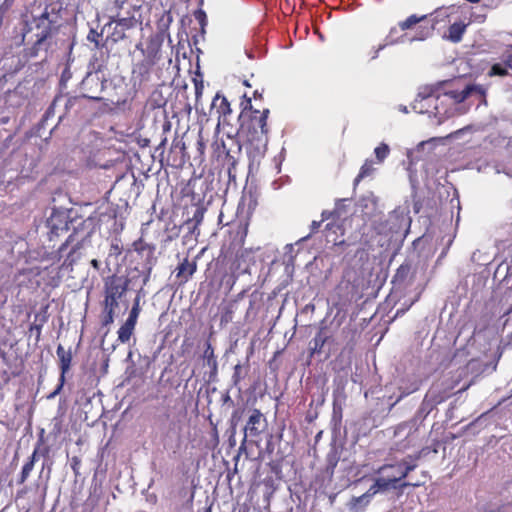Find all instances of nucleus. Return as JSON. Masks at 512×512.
<instances>
[{
  "mask_svg": "<svg viewBox=\"0 0 512 512\" xmlns=\"http://www.w3.org/2000/svg\"><path fill=\"white\" fill-rule=\"evenodd\" d=\"M73 221H75V219L70 218L67 210L53 209L51 215L46 221L49 240L52 241L64 232L69 231L72 227Z\"/></svg>",
  "mask_w": 512,
  "mask_h": 512,
  "instance_id": "nucleus-10",
  "label": "nucleus"
},
{
  "mask_svg": "<svg viewBox=\"0 0 512 512\" xmlns=\"http://www.w3.org/2000/svg\"><path fill=\"white\" fill-rule=\"evenodd\" d=\"M61 100V98H54L51 105L48 107L43 116V121H47L48 119L53 117L56 112H59V108L61 107Z\"/></svg>",
  "mask_w": 512,
  "mask_h": 512,
  "instance_id": "nucleus-40",
  "label": "nucleus"
},
{
  "mask_svg": "<svg viewBox=\"0 0 512 512\" xmlns=\"http://www.w3.org/2000/svg\"><path fill=\"white\" fill-rule=\"evenodd\" d=\"M491 75L505 76L509 74L508 63H496L491 67Z\"/></svg>",
  "mask_w": 512,
  "mask_h": 512,
  "instance_id": "nucleus-45",
  "label": "nucleus"
},
{
  "mask_svg": "<svg viewBox=\"0 0 512 512\" xmlns=\"http://www.w3.org/2000/svg\"><path fill=\"white\" fill-rule=\"evenodd\" d=\"M401 468L403 465L401 462H397L396 464H384L377 470L378 474H385L388 470H393L392 474H389L392 479H396V483L400 482L405 477H401Z\"/></svg>",
  "mask_w": 512,
  "mask_h": 512,
  "instance_id": "nucleus-31",
  "label": "nucleus"
},
{
  "mask_svg": "<svg viewBox=\"0 0 512 512\" xmlns=\"http://www.w3.org/2000/svg\"><path fill=\"white\" fill-rule=\"evenodd\" d=\"M140 252L145 257L143 264V285H146L150 280L152 269L157 262V258L154 255L155 247L151 245H145L141 248Z\"/></svg>",
  "mask_w": 512,
  "mask_h": 512,
  "instance_id": "nucleus-16",
  "label": "nucleus"
},
{
  "mask_svg": "<svg viewBox=\"0 0 512 512\" xmlns=\"http://www.w3.org/2000/svg\"><path fill=\"white\" fill-rule=\"evenodd\" d=\"M322 221H313L311 223V233H315L321 226Z\"/></svg>",
  "mask_w": 512,
  "mask_h": 512,
  "instance_id": "nucleus-59",
  "label": "nucleus"
},
{
  "mask_svg": "<svg viewBox=\"0 0 512 512\" xmlns=\"http://www.w3.org/2000/svg\"><path fill=\"white\" fill-rule=\"evenodd\" d=\"M342 447L337 446L335 443L331 444L330 450L326 455V473L333 476L335 468L341 458Z\"/></svg>",
  "mask_w": 512,
  "mask_h": 512,
  "instance_id": "nucleus-23",
  "label": "nucleus"
},
{
  "mask_svg": "<svg viewBox=\"0 0 512 512\" xmlns=\"http://www.w3.org/2000/svg\"><path fill=\"white\" fill-rule=\"evenodd\" d=\"M143 284L142 286L140 287V289L137 291V294H136V297H139V301L141 300L142 297H145V291H144V288H143Z\"/></svg>",
  "mask_w": 512,
  "mask_h": 512,
  "instance_id": "nucleus-62",
  "label": "nucleus"
},
{
  "mask_svg": "<svg viewBox=\"0 0 512 512\" xmlns=\"http://www.w3.org/2000/svg\"><path fill=\"white\" fill-rule=\"evenodd\" d=\"M73 230L66 241L59 247L58 254L62 257L63 252L71 247L63 261L62 267L71 269L82 256V251L91 245V237L94 232L93 223L89 219H75L72 222Z\"/></svg>",
  "mask_w": 512,
  "mask_h": 512,
  "instance_id": "nucleus-5",
  "label": "nucleus"
},
{
  "mask_svg": "<svg viewBox=\"0 0 512 512\" xmlns=\"http://www.w3.org/2000/svg\"><path fill=\"white\" fill-rule=\"evenodd\" d=\"M126 362H129L131 363L132 365L134 364V361H133V352L132 351H129L127 357H126Z\"/></svg>",
  "mask_w": 512,
  "mask_h": 512,
  "instance_id": "nucleus-64",
  "label": "nucleus"
},
{
  "mask_svg": "<svg viewBox=\"0 0 512 512\" xmlns=\"http://www.w3.org/2000/svg\"><path fill=\"white\" fill-rule=\"evenodd\" d=\"M211 112L215 113L219 120L222 116L230 114L231 108L227 98L217 93L211 104Z\"/></svg>",
  "mask_w": 512,
  "mask_h": 512,
  "instance_id": "nucleus-25",
  "label": "nucleus"
},
{
  "mask_svg": "<svg viewBox=\"0 0 512 512\" xmlns=\"http://www.w3.org/2000/svg\"><path fill=\"white\" fill-rule=\"evenodd\" d=\"M486 416H487L486 413L481 414L478 418H476L473 422L469 423L466 426V430H469L472 426H475V425H482L484 423V421L486 420Z\"/></svg>",
  "mask_w": 512,
  "mask_h": 512,
  "instance_id": "nucleus-52",
  "label": "nucleus"
},
{
  "mask_svg": "<svg viewBox=\"0 0 512 512\" xmlns=\"http://www.w3.org/2000/svg\"><path fill=\"white\" fill-rule=\"evenodd\" d=\"M403 42L404 35L400 36L398 39H391V36H386L383 44H379L377 47L372 48L371 60L377 59L379 56V52L385 49L387 46H392Z\"/></svg>",
  "mask_w": 512,
  "mask_h": 512,
  "instance_id": "nucleus-32",
  "label": "nucleus"
},
{
  "mask_svg": "<svg viewBox=\"0 0 512 512\" xmlns=\"http://www.w3.org/2000/svg\"><path fill=\"white\" fill-rule=\"evenodd\" d=\"M433 30H434L433 26H431L429 28L420 26L417 30L416 35L413 38H411L410 41L411 42L423 41V40L427 39L432 34Z\"/></svg>",
  "mask_w": 512,
  "mask_h": 512,
  "instance_id": "nucleus-42",
  "label": "nucleus"
},
{
  "mask_svg": "<svg viewBox=\"0 0 512 512\" xmlns=\"http://www.w3.org/2000/svg\"><path fill=\"white\" fill-rule=\"evenodd\" d=\"M249 106L251 112L248 118L244 113L241 114L240 133L253 146L258 154H264L268 145V126L267 119L269 109L252 110L251 100L248 99L245 109Z\"/></svg>",
  "mask_w": 512,
  "mask_h": 512,
  "instance_id": "nucleus-4",
  "label": "nucleus"
},
{
  "mask_svg": "<svg viewBox=\"0 0 512 512\" xmlns=\"http://www.w3.org/2000/svg\"><path fill=\"white\" fill-rule=\"evenodd\" d=\"M230 141L236 147L235 151H233L231 148H227L224 141H221L220 143L215 142L214 146L215 152L218 153V157H220L222 153L224 154L223 165L227 166L228 174L229 176H232V171L235 169L238 162L234 154H239L241 152V146L234 139H230Z\"/></svg>",
  "mask_w": 512,
  "mask_h": 512,
  "instance_id": "nucleus-14",
  "label": "nucleus"
},
{
  "mask_svg": "<svg viewBox=\"0 0 512 512\" xmlns=\"http://www.w3.org/2000/svg\"><path fill=\"white\" fill-rule=\"evenodd\" d=\"M41 329H42V323L40 324H33L30 326V331L31 332H36V336H37V339L40 337V334H41Z\"/></svg>",
  "mask_w": 512,
  "mask_h": 512,
  "instance_id": "nucleus-57",
  "label": "nucleus"
},
{
  "mask_svg": "<svg viewBox=\"0 0 512 512\" xmlns=\"http://www.w3.org/2000/svg\"><path fill=\"white\" fill-rule=\"evenodd\" d=\"M428 18V15L417 16L416 14H412L407 17L404 21L399 22V28L401 30H408L412 28L414 25L424 21Z\"/></svg>",
  "mask_w": 512,
  "mask_h": 512,
  "instance_id": "nucleus-34",
  "label": "nucleus"
},
{
  "mask_svg": "<svg viewBox=\"0 0 512 512\" xmlns=\"http://www.w3.org/2000/svg\"><path fill=\"white\" fill-rule=\"evenodd\" d=\"M449 397V392L441 384H433L427 391L419 409L414 417L406 422H402L395 427L394 436L400 437L405 434L409 437L416 432L428 415L433 412L439 404Z\"/></svg>",
  "mask_w": 512,
  "mask_h": 512,
  "instance_id": "nucleus-6",
  "label": "nucleus"
},
{
  "mask_svg": "<svg viewBox=\"0 0 512 512\" xmlns=\"http://www.w3.org/2000/svg\"><path fill=\"white\" fill-rule=\"evenodd\" d=\"M332 214L333 213H331V212L323 211L322 212V220L321 221L323 222V221L327 220Z\"/></svg>",
  "mask_w": 512,
  "mask_h": 512,
  "instance_id": "nucleus-63",
  "label": "nucleus"
},
{
  "mask_svg": "<svg viewBox=\"0 0 512 512\" xmlns=\"http://www.w3.org/2000/svg\"><path fill=\"white\" fill-rule=\"evenodd\" d=\"M411 219L401 209H395L387 216L375 213L369 219V226L379 236L378 244L381 247L389 246L391 242L402 241L409 231Z\"/></svg>",
  "mask_w": 512,
  "mask_h": 512,
  "instance_id": "nucleus-3",
  "label": "nucleus"
},
{
  "mask_svg": "<svg viewBox=\"0 0 512 512\" xmlns=\"http://www.w3.org/2000/svg\"><path fill=\"white\" fill-rule=\"evenodd\" d=\"M70 466H71V469L73 470L75 476H78L80 474L79 469L81 466V459L78 456H73L70 459Z\"/></svg>",
  "mask_w": 512,
  "mask_h": 512,
  "instance_id": "nucleus-50",
  "label": "nucleus"
},
{
  "mask_svg": "<svg viewBox=\"0 0 512 512\" xmlns=\"http://www.w3.org/2000/svg\"><path fill=\"white\" fill-rule=\"evenodd\" d=\"M10 184L11 181L5 178V173L0 171V195L7 191Z\"/></svg>",
  "mask_w": 512,
  "mask_h": 512,
  "instance_id": "nucleus-51",
  "label": "nucleus"
},
{
  "mask_svg": "<svg viewBox=\"0 0 512 512\" xmlns=\"http://www.w3.org/2000/svg\"><path fill=\"white\" fill-rule=\"evenodd\" d=\"M373 497L371 493L367 490L364 494L352 497L351 500L347 503L348 512H362L365 508L370 504Z\"/></svg>",
  "mask_w": 512,
  "mask_h": 512,
  "instance_id": "nucleus-22",
  "label": "nucleus"
},
{
  "mask_svg": "<svg viewBox=\"0 0 512 512\" xmlns=\"http://www.w3.org/2000/svg\"><path fill=\"white\" fill-rule=\"evenodd\" d=\"M116 307L109 306L102 303V313H101V326L109 327L115 318Z\"/></svg>",
  "mask_w": 512,
  "mask_h": 512,
  "instance_id": "nucleus-33",
  "label": "nucleus"
},
{
  "mask_svg": "<svg viewBox=\"0 0 512 512\" xmlns=\"http://www.w3.org/2000/svg\"><path fill=\"white\" fill-rule=\"evenodd\" d=\"M374 171L372 161L366 160L364 164L360 168V172L355 178V184H357L361 179L370 176Z\"/></svg>",
  "mask_w": 512,
  "mask_h": 512,
  "instance_id": "nucleus-38",
  "label": "nucleus"
},
{
  "mask_svg": "<svg viewBox=\"0 0 512 512\" xmlns=\"http://www.w3.org/2000/svg\"><path fill=\"white\" fill-rule=\"evenodd\" d=\"M360 207L362 208H369V206H371L372 210L375 209V206H376V201H375V198L374 196L371 194L367 197H363L360 201H359V204H358Z\"/></svg>",
  "mask_w": 512,
  "mask_h": 512,
  "instance_id": "nucleus-47",
  "label": "nucleus"
},
{
  "mask_svg": "<svg viewBox=\"0 0 512 512\" xmlns=\"http://www.w3.org/2000/svg\"><path fill=\"white\" fill-rule=\"evenodd\" d=\"M56 98H61V107L59 108L58 123L61 122L78 104L79 97L58 95Z\"/></svg>",
  "mask_w": 512,
  "mask_h": 512,
  "instance_id": "nucleus-26",
  "label": "nucleus"
},
{
  "mask_svg": "<svg viewBox=\"0 0 512 512\" xmlns=\"http://www.w3.org/2000/svg\"><path fill=\"white\" fill-rule=\"evenodd\" d=\"M330 338L331 335L329 334L327 327H320L309 343L311 355L321 354L324 350V346L328 343Z\"/></svg>",
  "mask_w": 512,
  "mask_h": 512,
  "instance_id": "nucleus-18",
  "label": "nucleus"
},
{
  "mask_svg": "<svg viewBox=\"0 0 512 512\" xmlns=\"http://www.w3.org/2000/svg\"><path fill=\"white\" fill-rule=\"evenodd\" d=\"M56 18V14H51L46 7L39 16H34L26 23L28 30L24 38L28 36V39L33 41V45L25 49V55L28 58L38 57L41 53H44L45 58L47 57L48 51L53 46V36L58 31Z\"/></svg>",
  "mask_w": 512,
  "mask_h": 512,
  "instance_id": "nucleus-2",
  "label": "nucleus"
},
{
  "mask_svg": "<svg viewBox=\"0 0 512 512\" xmlns=\"http://www.w3.org/2000/svg\"><path fill=\"white\" fill-rule=\"evenodd\" d=\"M103 67L104 66L97 61L89 63L88 71L80 85L83 97L95 101L102 99L101 94L104 91L107 82Z\"/></svg>",
  "mask_w": 512,
  "mask_h": 512,
  "instance_id": "nucleus-7",
  "label": "nucleus"
},
{
  "mask_svg": "<svg viewBox=\"0 0 512 512\" xmlns=\"http://www.w3.org/2000/svg\"><path fill=\"white\" fill-rule=\"evenodd\" d=\"M154 65L143 59L133 64L131 79L135 88L143 89L150 82Z\"/></svg>",
  "mask_w": 512,
  "mask_h": 512,
  "instance_id": "nucleus-11",
  "label": "nucleus"
},
{
  "mask_svg": "<svg viewBox=\"0 0 512 512\" xmlns=\"http://www.w3.org/2000/svg\"><path fill=\"white\" fill-rule=\"evenodd\" d=\"M72 77V73L70 71L69 67H66L61 74L60 82L61 84H65L67 81H69Z\"/></svg>",
  "mask_w": 512,
  "mask_h": 512,
  "instance_id": "nucleus-54",
  "label": "nucleus"
},
{
  "mask_svg": "<svg viewBox=\"0 0 512 512\" xmlns=\"http://www.w3.org/2000/svg\"><path fill=\"white\" fill-rule=\"evenodd\" d=\"M341 412H342L341 404L338 402V398L336 396H334L333 417L335 418L337 416V414H339V418H341Z\"/></svg>",
  "mask_w": 512,
  "mask_h": 512,
  "instance_id": "nucleus-53",
  "label": "nucleus"
},
{
  "mask_svg": "<svg viewBox=\"0 0 512 512\" xmlns=\"http://www.w3.org/2000/svg\"><path fill=\"white\" fill-rule=\"evenodd\" d=\"M245 377V374H242V365L237 364L234 366V371L231 377L232 386L238 388V391L241 392V387L239 384L241 380Z\"/></svg>",
  "mask_w": 512,
  "mask_h": 512,
  "instance_id": "nucleus-39",
  "label": "nucleus"
},
{
  "mask_svg": "<svg viewBox=\"0 0 512 512\" xmlns=\"http://www.w3.org/2000/svg\"><path fill=\"white\" fill-rule=\"evenodd\" d=\"M197 270V264L195 261L189 262L185 258L176 268V277L179 279V284H184L193 276Z\"/></svg>",
  "mask_w": 512,
  "mask_h": 512,
  "instance_id": "nucleus-21",
  "label": "nucleus"
},
{
  "mask_svg": "<svg viewBox=\"0 0 512 512\" xmlns=\"http://www.w3.org/2000/svg\"><path fill=\"white\" fill-rule=\"evenodd\" d=\"M245 292H246V291H245V290H243V291H241L240 293H238V294H237V296H236V298H235V300H233L231 303H234V305L236 306V303H237L238 301H240V300L244 297Z\"/></svg>",
  "mask_w": 512,
  "mask_h": 512,
  "instance_id": "nucleus-61",
  "label": "nucleus"
},
{
  "mask_svg": "<svg viewBox=\"0 0 512 512\" xmlns=\"http://www.w3.org/2000/svg\"><path fill=\"white\" fill-rule=\"evenodd\" d=\"M194 18L199 23V25L201 27V32L205 33V27L207 26V23H208L207 15H206L205 11L202 9H197L194 12Z\"/></svg>",
  "mask_w": 512,
  "mask_h": 512,
  "instance_id": "nucleus-44",
  "label": "nucleus"
},
{
  "mask_svg": "<svg viewBox=\"0 0 512 512\" xmlns=\"http://www.w3.org/2000/svg\"><path fill=\"white\" fill-rule=\"evenodd\" d=\"M64 383H65V378L63 377V375H60L58 385L56 386L54 391H52L47 396V399H49V400L54 399L61 392V390L63 389Z\"/></svg>",
  "mask_w": 512,
  "mask_h": 512,
  "instance_id": "nucleus-49",
  "label": "nucleus"
},
{
  "mask_svg": "<svg viewBox=\"0 0 512 512\" xmlns=\"http://www.w3.org/2000/svg\"><path fill=\"white\" fill-rule=\"evenodd\" d=\"M140 311H141V306L139 303V297H135V299L133 301L132 308H131L128 318L126 320L137 323V319L139 317Z\"/></svg>",
  "mask_w": 512,
  "mask_h": 512,
  "instance_id": "nucleus-43",
  "label": "nucleus"
},
{
  "mask_svg": "<svg viewBox=\"0 0 512 512\" xmlns=\"http://www.w3.org/2000/svg\"><path fill=\"white\" fill-rule=\"evenodd\" d=\"M57 356L60 362L61 374L65 378V374L69 371L72 361L71 350H65L64 347L59 344L56 350Z\"/></svg>",
  "mask_w": 512,
  "mask_h": 512,
  "instance_id": "nucleus-27",
  "label": "nucleus"
},
{
  "mask_svg": "<svg viewBox=\"0 0 512 512\" xmlns=\"http://www.w3.org/2000/svg\"><path fill=\"white\" fill-rule=\"evenodd\" d=\"M436 138H432L427 141L420 142L417 147L413 150L407 151V159L409 161V166H412L415 162H417L420 157L418 156V153H420L421 150H423L425 147L433 148L435 146ZM411 169V167H409Z\"/></svg>",
  "mask_w": 512,
  "mask_h": 512,
  "instance_id": "nucleus-28",
  "label": "nucleus"
},
{
  "mask_svg": "<svg viewBox=\"0 0 512 512\" xmlns=\"http://www.w3.org/2000/svg\"><path fill=\"white\" fill-rule=\"evenodd\" d=\"M390 153L389 146L382 142L379 146L374 149V154L378 163H383Z\"/></svg>",
  "mask_w": 512,
  "mask_h": 512,
  "instance_id": "nucleus-37",
  "label": "nucleus"
},
{
  "mask_svg": "<svg viewBox=\"0 0 512 512\" xmlns=\"http://www.w3.org/2000/svg\"><path fill=\"white\" fill-rule=\"evenodd\" d=\"M419 487L420 483H410V482H402L399 485V488L403 489L405 487ZM398 486H396V479H392L390 475H387V477L380 476L376 477L374 479L373 484L369 487L368 491L371 493L372 497L374 498L375 495L379 493H385L391 489H396Z\"/></svg>",
  "mask_w": 512,
  "mask_h": 512,
  "instance_id": "nucleus-13",
  "label": "nucleus"
},
{
  "mask_svg": "<svg viewBox=\"0 0 512 512\" xmlns=\"http://www.w3.org/2000/svg\"><path fill=\"white\" fill-rule=\"evenodd\" d=\"M424 452L425 449H422L415 454L407 455L400 461L403 465V468H401V477H407L410 472L417 468V462L422 458Z\"/></svg>",
  "mask_w": 512,
  "mask_h": 512,
  "instance_id": "nucleus-24",
  "label": "nucleus"
},
{
  "mask_svg": "<svg viewBox=\"0 0 512 512\" xmlns=\"http://www.w3.org/2000/svg\"><path fill=\"white\" fill-rule=\"evenodd\" d=\"M256 300H257V296L255 293L251 294L250 295V300H249V307L246 311V315H245V319L246 320H249V318L251 316H255L256 315V309H255V303H256Z\"/></svg>",
  "mask_w": 512,
  "mask_h": 512,
  "instance_id": "nucleus-46",
  "label": "nucleus"
},
{
  "mask_svg": "<svg viewBox=\"0 0 512 512\" xmlns=\"http://www.w3.org/2000/svg\"><path fill=\"white\" fill-rule=\"evenodd\" d=\"M135 326L136 323L126 320L117 331L118 340L121 343H127L134 332Z\"/></svg>",
  "mask_w": 512,
  "mask_h": 512,
  "instance_id": "nucleus-30",
  "label": "nucleus"
},
{
  "mask_svg": "<svg viewBox=\"0 0 512 512\" xmlns=\"http://www.w3.org/2000/svg\"><path fill=\"white\" fill-rule=\"evenodd\" d=\"M105 32L106 31H103V29L101 32H98L91 28L87 35V40L91 43H94L96 48H103L105 46V43L103 42V33Z\"/></svg>",
  "mask_w": 512,
  "mask_h": 512,
  "instance_id": "nucleus-36",
  "label": "nucleus"
},
{
  "mask_svg": "<svg viewBox=\"0 0 512 512\" xmlns=\"http://www.w3.org/2000/svg\"><path fill=\"white\" fill-rule=\"evenodd\" d=\"M203 352V359L205 364L210 368L209 381H215L218 374V362L214 354V349L210 342H206Z\"/></svg>",
  "mask_w": 512,
  "mask_h": 512,
  "instance_id": "nucleus-20",
  "label": "nucleus"
},
{
  "mask_svg": "<svg viewBox=\"0 0 512 512\" xmlns=\"http://www.w3.org/2000/svg\"><path fill=\"white\" fill-rule=\"evenodd\" d=\"M430 17H431V22H432L431 26H433V28H434L435 24H437L442 19V17H447V15H446L445 11H442L441 9H437L433 13L430 14Z\"/></svg>",
  "mask_w": 512,
  "mask_h": 512,
  "instance_id": "nucleus-48",
  "label": "nucleus"
},
{
  "mask_svg": "<svg viewBox=\"0 0 512 512\" xmlns=\"http://www.w3.org/2000/svg\"><path fill=\"white\" fill-rule=\"evenodd\" d=\"M129 279L112 275L105 279L104 282V300L103 304L118 308L119 300L128 290Z\"/></svg>",
  "mask_w": 512,
  "mask_h": 512,
  "instance_id": "nucleus-9",
  "label": "nucleus"
},
{
  "mask_svg": "<svg viewBox=\"0 0 512 512\" xmlns=\"http://www.w3.org/2000/svg\"><path fill=\"white\" fill-rule=\"evenodd\" d=\"M172 146H173V147H179V148H181V149H184V148H185V144H184V142H182V140H177V139H175V140L173 141Z\"/></svg>",
  "mask_w": 512,
  "mask_h": 512,
  "instance_id": "nucleus-60",
  "label": "nucleus"
},
{
  "mask_svg": "<svg viewBox=\"0 0 512 512\" xmlns=\"http://www.w3.org/2000/svg\"><path fill=\"white\" fill-rule=\"evenodd\" d=\"M411 269V264L408 262H404L400 265L392 281L395 290L404 289L410 284L413 277Z\"/></svg>",
  "mask_w": 512,
  "mask_h": 512,
  "instance_id": "nucleus-15",
  "label": "nucleus"
},
{
  "mask_svg": "<svg viewBox=\"0 0 512 512\" xmlns=\"http://www.w3.org/2000/svg\"><path fill=\"white\" fill-rule=\"evenodd\" d=\"M465 30L466 24L463 22H455L449 27L446 38L453 43H458L462 40Z\"/></svg>",
  "mask_w": 512,
  "mask_h": 512,
  "instance_id": "nucleus-29",
  "label": "nucleus"
},
{
  "mask_svg": "<svg viewBox=\"0 0 512 512\" xmlns=\"http://www.w3.org/2000/svg\"><path fill=\"white\" fill-rule=\"evenodd\" d=\"M236 306L234 303H229L223 310L221 315V324H228L233 320L234 311Z\"/></svg>",
  "mask_w": 512,
  "mask_h": 512,
  "instance_id": "nucleus-41",
  "label": "nucleus"
},
{
  "mask_svg": "<svg viewBox=\"0 0 512 512\" xmlns=\"http://www.w3.org/2000/svg\"><path fill=\"white\" fill-rule=\"evenodd\" d=\"M449 81H440L433 84L421 86L418 89L417 96L413 101L412 110L420 114H429L441 118L446 114L443 108L442 97L450 98L455 103H461L471 96L477 97L480 101H485L486 89L482 85L470 84L463 90H444Z\"/></svg>",
  "mask_w": 512,
  "mask_h": 512,
  "instance_id": "nucleus-1",
  "label": "nucleus"
},
{
  "mask_svg": "<svg viewBox=\"0 0 512 512\" xmlns=\"http://www.w3.org/2000/svg\"><path fill=\"white\" fill-rule=\"evenodd\" d=\"M205 209L201 206L194 207L192 217L188 218L182 225L183 229H186L189 234L199 235L198 226L201 224L204 218Z\"/></svg>",
  "mask_w": 512,
  "mask_h": 512,
  "instance_id": "nucleus-19",
  "label": "nucleus"
},
{
  "mask_svg": "<svg viewBox=\"0 0 512 512\" xmlns=\"http://www.w3.org/2000/svg\"><path fill=\"white\" fill-rule=\"evenodd\" d=\"M35 458H36V451L33 452L31 457L29 458V460L23 465L22 471L20 474V478L18 480L19 484H23L26 481V479L28 478V476L30 475V473L34 467Z\"/></svg>",
  "mask_w": 512,
  "mask_h": 512,
  "instance_id": "nucleus-35",
  "label": "nucleus"
},
{
  "mask_svg": "<svg viewBox=\"0 0 512 512\" xmlns=\"http://www.w3.org/2000/svg\"><path fill=\"white\" fill-rule=\"evenodd\" d=\"M162 41L158 37H150L143 50V60L156 64L160 59Z\"/></svg>",
  "mask_w": 512,
  "mask_h": 512,
  "instance_id": "nucleus-17",
  "label": "nucleus"
},
{
  "mask_svg": "<svg viewBox=\"0 0 512 512\" xmlns=\"http://www.w3.org/2000/svg\"><path fill=\"white\" fill-rule=\"evenodd\" d=\"M238 420H239V414H238V411L236 410L233 412V414L231 416V426L233 429L235 428Z\"/></svg>",
  "mask_w": 512,
  "mask_h": 512,
  "instance_id": "nucleus-58",
  "label": "nucleus"
},
{
  "mask_svg": "<svg viewBox=\"0 0 512 512\" xmlns=\"http://www.w3.org/2000/svg\"><path fill=\"white\" fill-rule=\"evenodd\" d=\"M221 402L223 405H226V404H229L230 406H234V402L233 400L231 399V396L229 394V390L226 391L222 397H221Z\"/></svg>",
  "mask_w": 512,
  "mask_h": 512,
  "instance_id": "nucleus-55",
  "label": "nucleus"
},
{
  "mask_svg": "<svg viewBox=\"0 0 512 512\" xmlns=\"http://www.w3.org/2000/svg\"><path fill=\"white\" fill-rule=\"evenodd\" d=\"M266 419L258 409H253L252 414L249 416L248 421L244 427V437L241 443L243 448L246 444L248 435L251 437H257L261 434L265 427Z\"/></svg>",
  "mask_w": 512,
  "mask_h": 512,
  "instance_id": "nucleus-12",
  "label": "nucleus"
},
{
  "mask_svg": "<svg viewBox=\"0 0 512 512\" xmlns=\"http://www.w3.org/2000/svg\"><path fill=\"white\" fill-rule=\"evenodd\" d=\"M135 7L126 12V15L122 13H115L110 16V20L103 26V31H106V41L110 40L113 43H117L126 37V31L136 26L137 20L134 15Z\"/></svg>",
  "mask_w": 512,
  "mask_h": 512,
  "instance_id": "nucleus-8",
  "label": "nucleus"
},
{
  "mask_svg": "<svg viewBox=\"0 0 512 512\" xmlns=\"http://www.w3.org/2000/svg\"><path fill=\"white\" fill-rule=\"evenodd\" d=\"M125 0H115L114 1V9L116 10V13H121V10L124 8Z\"/></svg>",
  "mask_w": 512,
  "mask_h": 512,
  "instance_id": "nucleus-56",
  "label": "nucleus"
}]
</instances>
